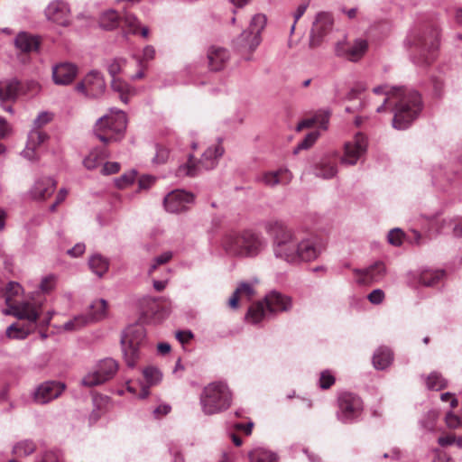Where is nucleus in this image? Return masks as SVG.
Here are the masks:
<instances>
[{
    "label": "nucleus",
    "mask_w": 462,
    "mask_h": 462,
    "mask_svg": "<svg viewBox=\"0 0 462 462\" xmlns=\"http://www.w3.org/2000/svg\"><path fill=\"white\" fill-rule=\"evenodd\" d=\"M266 233L273 239V249L276 258L291 264L315 260L320 249L311 239L299 241L293 232L279 220H269L264 224Z\"/></svg>",
    "instance_id": "f257e3e1"
},
{
    "label": "nucleus",
    "mask_w": 462,
    "mask_h": 462,
    "mask_svg": "<svg viewBox=\"0 0 462 462\" xmlns=\"http://www.w3.org/2000/svg\"><path fill=\"white\" fill-rule=\"evenodd\" d=\"M22 291L21 285L14 282H10L5 289V297L8 308L4 310V313L28 321L27 325L22 327H18L15 323L10 325L6 328V336L10 338H26L34 330V324L39 319L41 306L29 301H14V297L18 296Z\"/></svg>",
    "instance_id": "f03ea898"
},
{
    "label": "nucleus",
    "mask_w": 462,
    "mask_h": 462,
    "mask_svg": "<svg viewBox=\"0 0 462 462\" xmlns=\"http://www.w3.org/2000/svg\"><path fill=\"white\" fill-rule=\"evenodd\" d=\"M224 250L232 256L255 257L266 247L263 237L250 230L231 232L222 241Z\"/></svg>",
    "instance_id": "7ed1b4c3"
},
{
    "label": "nucleus",
    "mask_w": 462,
    "mask_h": 462,
    "mask_svg": "<svg viewBox=\"0 0 462 462\" xmlns=\"http://www.w3.org/2000/svg\"><path fill=\"white\" fill-rule=\"evenodd\" d=\"M393 118V127L397 130L407 129L419 116L422 110L420 94L412 89L402 88L395 98Z\"/></svg>",
    "instance_id": "20e7f679"
},
{
    "label": "nucleus",
    "mask_w": 462,
    "mask_h": 462,
    "mask_svg": "<svg viewBox=\"0 0 462 462\" xmlns=\"http://www.w3.org/2000/svg\"><path fill=\"white\" fill-rule=\"evenodd\" d=\"M233 394L228 385L222 381L208 383L201 391L199 404L206 415H214L226 411L232 404Z\"/></svg>",
    "instance_id": "39448f33"
},
{
    "label": "nucleus",
    "mask_w": 462,
    "mask_h": 462,
    "mask_svg": "<svg viewBox=\"0 0 462 462\" xmlns=\"http://www.w3.org/2000/svg\"><path fill=\"white\" fill-rule=\"evenodd\" d=\"M127 119L124 111L111 108L109 113L100 117L94 127V133L105 144L120 141L126 129Z\"/></svg>",
    "instance_id": "423d86ee"
},
{
    "label": "nucleus",
    "mask_w": 462,
    "mask_h": 462,
    "mask_svg": "<svg viewBox=\"0 0 462 462\" xmlns=\"http://www.w3.org/2000/svg\"><path fill=\"white\" fill-rule=\"evenodd\" d=\"M291 299L279 291H273L268 293L263 301L252 305L246 314V319L253 323H259L267 313L275 314L288 311L291 309Z\"/></svg>",
    "instance_id": "0eeeda50"
},
{
    "label": "nucleus",
    "mask_w": 462,
    "mask_h": 462,
    "mask_svg": "<svg viewBox=\"0 0 462 462\" xmlns=\"http://www.w3.org/2000/svg\"><path fill=\"white\" fill-rule=\"evenodd\" d=\"M407 42L418 51V57L413 58V62L417 65H428L436 57L439 47V32L437 28H428L410 35Z\"/></svg>",
    "instance_id": "6e6552de"
},
{
    "label": "nucleus",
    "mask_w": 462,
    "mask_h": 462,
    "mask_svg": "<svg viewBox=\"0 0 462 462\" xmlns=\"http://www.w3.org/2000/svg\"><path fill=\"white\" fill-rule=\"evenodd\" d=\"M146 345L145 329L141 325L128 326L121 337V346L125 362L130 368L136 366L142 356V349Z\"/></svg>",
    "instance_id": "1a4fd4ad"
},
{
    "label": "nucleus",
    "mask_w": 462,
    "mask_h": 462,
    "mask_svg": "<svg viewBox=\"0 0 462 462\" xmlns=\"http://www.w3.org/2000/svg\"><path fill=\"white\" fill-rule=\"evenodd\" d=\"M224 153V148L218 143L208 147L202 154L201 159L196 162L193 156H189L186 164L180 165L177 171L178 176L194 177L202 171L212 170L217 163V159Z\"/></svg>",
    "instance_id": "9d476101"
},
{
    "label": "nucleus",
    "mask_w": 462,
    "mask_h": 462,
    "mask_svg": "<svg viewBox=\"0 0 462 462\" xmlns=\"http://www.w3.org/2000/svg\"><path fill=\"white\" fill-rule=\"evenodd\" d=\"M266 23L267 18L264 14H254L250 22L248 29L243 31L236 39V48L240 51H254L262 42L261 34L266 26Z\"/></svg>",
    "instance_id": "9b49d317"
},
{
    "label": "nucleus",
    "mask_w": 462,
    "mask_h": 462,
    "mask_svg": "<svg viewBox=\"0 0 462 462\" xmlns=\"http://www.w3.org/2000/svg\"><path fill=\"white\" fill-rule=\"evenodd\" d=\"M364 404L362 399L349 392H342L337 396V418L343 423H352L362 414Z\"/></svg>",
    "instance_id": "f8f14e48"
},
{
    "label": "nucleus",
    "mask_w": 462,
    "mask_h": 462,
    "mask_svg": "<svg viewBox=\"0 0 462 462\" xmlns=\"http://www.w3.org/2000/svg\"><path fill=\"white\" fill-rule=\"evenodd\" d=\"M118 370V364L112 358L100 360L95 369L86 374L81 384L87 387H94L112 379Z\"/></svg>",
    "instance_id": "ddd939ff"
},
{
    "label": "nucleus",
    "mask_w": 462,
    "mask_h": 462,
    "mask_svg": "<svg viewBox=\"0 0 462 462\" xmlns=\"http://www.w3.org/2000/svg\"><path fill=\"white\" fill-rule=\"evenodd\" d=\"M106 81L103 75L97 70L88 73L77 87V91L89 98H97L106 91Z\"/></svg>",
    "instance_id": "4468645a"
},
{
    "label": "nucleus",
    "mask_w": 462,
    "mask_h": 462,
    "mask_svg": "<svg viewBox=\"0 0 462 462\" xmlns=\"http://www.w3.org/2000/svg\"><path fill=\"white\" fill-rule=\"evenodd\" d=\"M367 138L361 133H357L354 138L345 143L344 154L341 162L346 165H355L366 152Z\"/></svg>",
    "instance_id": "2eb2a0df"
},
{
    "label": "nucleus",
    "mask_w": 462,
    "mask_h": 462,
    "mask_svg": "<svg viewBox=\"0 0 462 462\" xmlns=\"http://www.w3.org/2000/svg\"><path fill=\"white\" fill-rule=\"evenodd\" d=\"M64 390L65 384L60 382H44L34 390L32 398L38 404H46L60 396Z\"/></svg>",
    "instance_id": "dca6fc26"
},
{
    "label": "nucleus",
    "mask_w": 462,
    "mask_h": 462,
    "mask_svg": "<svg viewBox=\"0 0 462 462\" xmlns=\"http://www.w3.org/2000/svg\"><path fill=\"white\" fill-rule=\"evenodd\" d=\"M194 201V195L184 190L176 189L167 194L164 198V208L168 212L180 213L189 208V205Z\"/></svg>",
    "instance_id": "f3484780"
},
{
    "label": "nucleus",
    "mask_w": 462,
    "mask_h": 462,
    "mask_svg": "<svg viewBox=\"0 0 462 462\" xmlns=\"http://www.w3.org/2000/svg\"><path fill=\"white\" fill-rule=\"evenodd\" d=\"M367 47V42L363 39H357L353 43L343 41L337 43L335 51L338 57L350 61H357L364 56Z\"/></svg>",
    "instance_id": "a211bd4d"
},
{
    "label": "nucleus",
    "mask_w": 462,
    "mask_h": 462,
    "mask_svg": "<svg viewBox=\"0 0 462 462\" xmlns=\"http://www.w3.org/2000/svg\"><path fill=\"white\" fill-rule=\"evenodd\" d=\"M45 15L48 20L62 26H67L71 19L70 8L68 3L62 0L50 3L45 9Z\"/></svg>",
    "instance_id": "6ab92c4d"
},
{
    "label": "nucleus",
    "mask_w": 462,
    "mask_h": 462,
    "mask_svg": "<svg viewBox=\"0 0 462 462\" xmlns=\"http://www.w3.org/2000/svg\"><path fill=\"white\" fill-rule=\"evenodd\" d=\"M332 15L327 12H320L316 15L311 28V45H318L321 39L327 35L333 27Z\"/></svg>",
    "instance_id": "aec40b11"
},
{
    "label": "nucleus",
    "mask_w": 462,
    "mask_h": 462,
    "mask_svg": "<svg viewBox=\"0 0 462 462\" xmlns=\"http://www.w3.org/2000/svg\"><path fill=\"white\" fill-rule=\"evenodd\" d=\"M56 184L55 180L51 177H41L34 181L29 196L33 200H45L54 193Z\"/></svg>",
    "instance_id": "412c9836"
},
{
    "label": "nucleus",
    "mask_w": 462,
    "mask_h": 462,
    "mask_svg": "<svg viewBox=\"0 0 462 462\" xmlns=\"http://www.w3.org/2000/svg\"><path fill=\"white\" fill-rule=\"evenodd\" d=\"M292 178V173L288 169L280 168L277 171L263 172L258 180L267 187L274 188L278 185H288Z\"/></svg>",
    "instance_id": "4be33fe9"
},
{
    "label": "nucleus",
    "mask_w": 462,
    "mask_h": 462,
    "mask_svg": "<svg viewBox=\"0 0 462 462\" xmlns=\"http://www.w3.org/2000/svg\"><path fill=\"white\" fill-rule=\"evenodd\" d=\"M78 74V68L70 62H62L53 67L52 79L56 85L70 84Z\"/></svg>",
    "instance_id": "5701e85b"
},
{
    "label": "nucleus",
    "mask_w": 462,
    "mask_h": 462,
    "mask_svg": "<svg viewBox=\"0 0 462 462\" xmlns=\"http://www.w3.org/2000/svg\"><path fill=\"white\" fill-rule=\"evenodd\" d=\"M385 266L383 262H376L368 268L355 270V273L359 276L360 284H368L381 281L385 274Z\"/></svg>",
    "instance_id": "b1692460"
},
{
    "label": "nucleus",
    "mask_w": 462,
    "mask_h": 462,
    "mask_svg": "<svg viewBox=\"0 0 462 462\" xmlns=\"http://www.w3.org/2000/svg\"><path fill=\"white\" fill-rule=\"evenodd\" d=\"M23 93V85L15 78L0 80V100L14 102Z\"/></svg>",
    "instance_id": "393cba45"
},
{
    "label": "nucleus",
    "mask_w": 462,
    "mask_h": 462,
    "mask_svg": "<svg viewBox=\"0 0 462 462\" xmlns=\"http://www.w3.org/2000/svg\"><path fill=\"white\" fill-rule=\"evenodd\" d=\"M337 172V158L335 156L322 157L313 169L314 175L323 179L333 178Z\"/></svg>",
    "instance_id": "a878e982"
},
{
    "label": "nucleus",
    "mask_w": 462,
    "mask_h": 462,
    "mask_svg": "<svg viewBox=\"0 0 462 462\" xmlns=\"http://www.w3.org/2000/svg\"><path fill=\"white\" fill-rule=\"evenodd\" d=\"M47 138V134L39 129H33L29 133L28 141L25 149L22 152L23 157L30 161L36 160V148L42 144Z\"/></svg>",
    "instance_id": "bb28decb"
},
{
    "label": "nucleus",
    "mask_w": 462,
    "mask_h": 462,
    "mask_svg": "<svg viewBox=\"0 0 462 462\" xmlns=\"http://www.w3.org/2000/svg\"><path fill=\"white\" fill-rule=\"evenodd\" d=\"M210 69L217 71L222 69L229 60L228 51L221 47H211L208 51Z\"/></svg>",
    "instance_id": "cd10ccee"
},
{
    "label": "nucleus",
    "mask_w": 462,
    "mask_h": 462,
    "mask_svg": "<svg viewBox=\"0 0 462 462\" xmlns=\"http://www.w3.org/2000/svg\"><path fill=\"white\" fill-rule=\"evenodd\" d=\"M143 374L145 379L146 384L142 385V389L139 393L140 399H145L150 393L149 388L151 386L158 384L162 379V374L161 373V371L153 366H149L143 369Z\"/></svg>",
    "instance_id": "c85d7f7f"
},
{
    "label": "nucleus",
    "mask_w": 462,
    "mask_h": 462,
    "mask_svg": "<svg viewBox=\"0 0 462 462\" xmlns=\"http://www.w3.org/2000/svg\"><path fill=\"white\" fill-rule=\"evenodd\" d=\"M15 47L23 52H31L38 50L40 40L37 36L32 35L25 32L17 34L14 40Z\"/></svg>",
    "instance_id": "c756f323"
},
{
    "label": "nucleus",
    "mask_w": 462,
    "mask_h": 462,
    "mask_svg": "<svg viewBox=\"0 0 462 462\" xmlns=\"http://www.w3.org/2000/svg\"><path fill=\"white\" fill-rule=\"evenodd\" d=\"M402 87H393V86H390L387 84L375 87L373 89L374 94L384 96L382 105H380L379 106L376 107V112L382 113V112L385 111V105L388 102L393 101L395 97L398 94H400V90L402 89Z\"/></svg>",
    "instance_id": "7c9ffc66"
},
{
    "label": "nucleus",
    "mask_w": 462,
    "mask_h": 462,
    "mask_svg": "<svg viewBox=\"0 0 462 462\" xmlns=\"http://www.w3.org/2000/svg\"><path fill=\"white\" fill-rule=\"evenodd\" d=\"M107 302L103 299L94 300L89 306L88 315V322L93 323L99 321L106 317Z\"/></svg>",
    "instance_id": "2f4dec72"
},
{
    "label": "nucleus",
    "mask_w": 462,
    "mask_h": 462,
    "mask_svg": "<svg viewBox=\"0 0 462 462\" xmlns=\"http://www.w3.org/2000/svg\"><path fill=\"white\" fill-rule=\"evenodd\" d=\"M393 352L390 348L381 346L376 349L373 356V364L376 369L383 370L388 367L393 361Z\"/></svg>",
    "instance_id": "473e14b6"
},
{
    "label": "nucleus",
    "mask_w": 462,
    "mask_h": 462,
    "mask_svg": "<svg viewBox=\"0 0 462 462\" xmlns=\"http://www.w3.org/2000/svg\"><path fill=\"white\" fill-rule=\"evenodd\" d=\"M111 88L115 92L118 93L121 101L125 104H127L129 98L135 94V89L120 79H113Z\"/></svg>",
    "instance_id": "72a5a7b5"
},
{
    "label": "nucleus",
    "mask_w": 462,
    "mask_h": 462,
    "mask_svg": "<svg viewBox=\"0 0 462 462\" xmlns=\"http://www.w3.org/2000/svg\"><path fill=\"white\" fill-rule=\"evenodd\" d=\"M90 270L98 277H102L109 268V261L101 254H94L88 260Z\"/></svg>",
    "instance_id": "f704fd0d"
},
{
    "label": "nucleus",
    "mask_w": 462,
    "mask_h": 462,
    "mask_svg": "<svg viewBox=\"0 0 462 462\" xmlns=\"http://www.w3.org/2000/svg\"><path fill=\"white\" fill-rule=\"evenodd\" d=\"M444 274L445 273L443 270H423L420 274L419 282L424 286L431 287L439 282L444 277Z\"/></svg>",
    "instance_id": "c9c22d12"
},
{
    "label": "nucleus",
    "mask_w": 462,
    "mask_h": 462,
    "mask_svg": "<svg viewBox=\"0 0 462 462\" xmlns=\"http://www.w3.org/2000/svg\"><path fill=\"white\" fill-rule=\"evenodd\" d=\"M329 113L319 112L315 115L312 118H308L300 121L297 125V131H301L305 128L313 126L315 124H319L323 129L327 128L328 124Z\"/></svg>",
    "instance_id": "e433bc0d"
},
{
    "label": "nucleus",
    "mask_w": 462,
    "mask_h": 462,
    "mask_svg": "<svg viewBox=\"0 0 462 462\" xmlns=\"http://www.w3.org/2000/svg\"><path fill=\"white\" fill-rule=\"evenodd\" d=\"M250 462H276L275 453L263 448H255L248 454Z\"/></svg>",
    "instance_id": "4c0bfd02"
},
{
    "label": "nucleus",
    "mask_w": 462,
    "mask_h": 462,
    "mask_svg": "<svg viewBox=\"0 0 462 462\" xmlns=\"http://www.w3.org/2000/svg\"><path fill=\"white\" fill-rule=\"evenodd\" d=\"M99 23L106 30H113L119 24V15L115 10H107L102 14Z\"/></svg>",
    "instance_id": "58836bf2"
},
{
    "label": "nucleus",
    "mask_w": 462,
    "mask_h": 462,
    "mask_svg": "<svg viewBox=\"0 0 462 462\" xmlns=\"http://www.w3.org/2000/svg\"><path fill=\"white\" fill-rule=\"evenodd\" d=\"M106 158L104 151L95 149L84 159L83 164L88 170L97 168Z\"/></svg>",
    "instance_id": "ea45409f"
},
{
    "label": "nucleus",
    "mask_w": 462,
    "mask_h": 462,
    "mask_svg": "<svg viewBox=\"0 0 462 462\" xmlns=\"http://www.w3.org/2000/svg\"><path fill=\"white\" fill-rule=\"evenodd\" d=\"M427 388L433 391H440L447 386V381L443 376L437 373L432 372L426 380Z\"/></svg>",
    "instance_id": "a19ab883"
},
{
    "label": "nucleus",
    "mask_w": 462,
    "mask_h": 462,
    "mask_svg": "<svg viewBox=\"0 0 462 462\" xmlns=\"http://www.w3.org/2000/svg\"><path fill=\"white\" fill-rule=\"evenodd\" d=\"M36 449V445L32 440H23L16 443L13 448V453L16 456H29Z\"/></svg>",
    "instance_id": "79ce46f5"
},
{
    "label": "nucleus",
    "mask_w": 462,
    "mask_h": 462,
    "mask_svg": "<svg viewBox=\"0 0 462 462\" xmlns=\"http://www.w3.org/2000/svg\"><path fill=\"white\" fill-rule=\"evenodd\" d=\"M88 324H90L88 322V317L84 314H80L74 317L72 319L65 322L63 325V328L66 331H76L87 326Z\"/></svg>",
    "instance_id": "37998d69"
},
{
    "label": "nucleus",
    "mask_w": 462,
    "mask_h": 462,
    "mask_svg": "<svg viewBox=\"0 0 462 462\" xmlns=\"http://www.w3.org/2000/svg\"><path fill=\"white\" fill-rule=\"evenodd\" d=\"M319 135V132H317V131L309 133L305 136V138L300 143H299L297 147L294 149V153H298L300 151L306 150V149L310 148V146H312L313 143L317 141Z\"/></svg>",
    "instance_id": "c03bdc74"
},
{
    "label": "nucleus",
    "mask_w": 462,
    "mask_h": 462,
    "mask_svg": "<svg viewBox=\"0 0 462 462\" xmlns=\"http://www.w3.org/2000/svg\"><path fill=\"white\" fill-rule=\"evenodd\" d=\"M125 64V60L124 59H113L107 61L106 69L110 76L113 79H116V76L121 72Z\"/></svg>",
    "instance_id": "a18cd8bd"
},
{
    "label": "nucleus",
    "mask_w": 462,
    "mask_h": 462,
    "mask_svg": "<svg viewBox=\"0 0 462 462\" xmlns=\"http://www.w3.org/2000/svg\"><path fill=\"white\" fill-rule=\"evenodd\" d=\"M335 377L329 370H325L320 373L319 379V386L321 389H328L335 383Z\"/></svg>",
    "instance_id": "49530a36"
},
{
    "label": "nucleus",
    "mask_w": 462,
    "mask_h": 462,
    "mask_svg": "<svg viewBox=\"0 0 462 462\" xmlns=\"http://www.w3.org/2000/svg\"><path fill=\"white\" fill-rule=\"evenodd\" d=\"M56 282L57 277L53 274H49L42 280L40 289L42 292L49 293L55 288Z\"/></svg>",
    "instance_id": "de8ad7c7"
},
{
    "label": "nucleus",
    "mask_w": 462,
    "mask_h": 462,
    "mask_svg": "<svg viewBox=\"0 0 462 462\" xmlns=\"http://www.w3.org/2000/svg\"><path fill=\"white\" fill-rule=\"evenodd\" d=\"M403 236L402 229L393 228L388 233L387 239L391 245L400 246L402 244Z\"/></svg>",
    "instance_id": "09e8293b"
},
{
    "label": "nucleus",
    "mask_w": 462,
    "mask_h": 462,
    "mask_svg": "<svg viewBox=\"0 0 462 462\" xmlns=\"http://www.w3.org/2000/svg\"><path fill=\"white\" fill-rule=\"evenodd\" d=\"M123 19L125 25L129 28L130 32L132 33H136L140 24L136 16L131 13L126 12L124 14Z\"/></svg>",
    "instance_id": "8fccbe9b"
},
{
    "label": "nucleus",
    "mask_w": 462,
    "mask_h": 462,
    "mask_svg": "<svg viewBox=\"0 0 462 462\" xmlns=\"http://www.w3.org/2000/svg\"><path fill=\"white\" fill-rule=\"evenodd\" d=\"M169 150L164 147L157 146L156 147V153L154 157L152 158V162L153 164L159 165L162 164L167 162L169 158Z\"/></svg>",
    "instance_id": "3c124183"
},
{
    "label": "nucleus",
    "mask_w": 462,
    "mask_h": 462,
    "mask_svg": "<svg viewBox=\"0 0 462 462\" xmlns=\"http://www.w3.org/2000/svg\"><path fill=\"white\" fill-rule=\"evenodd\" d=\"M172 257V253L171 251L164 252L161 255L157 256L153 260V263L151 265L149 269V273H153L158 265L164 264L168 263Z\"/></svg>",
    "instance_id": "603ef678"
},
{
    "label": "nucleus",
    "mask_w": 462,
    "mask_h": 462,
    "mask_svg": "<svg viewBox=\"0 0 462 462\" xmlns=\"http://www.w3.org/2000/svg\"><path fill=\"white\" fill-rule=\"evenodd\" d=\"M236 294H240V297H245L247 300H250L252 296L254 294V290L253 286L248 282H242L236 289Z\"/></svg>",
    "instance_id": "864d4df0"
},
{
    "label": "nucleus",
    "mask_w": 462,
    "mask_h": 462,
    "mask_svg": "<svg viewBox=\"0 0 462 462\" xmlns=\"http://www.w3.org/2000/svg\"><path fill=\"white\" fill-rule=\"evenodd\" d=\"M135 180L134 173H129V174H124L120 176L119 178L115 180L116 185L119 189H124L127 187L128 185L132 184Z\"/></svg>",
    "instance_id": "5fc2aeb1"
},
{
    "label": "nucleus",
    "mask_w": 462,
    "mask_h": 462,
    "mask_svg": "<svg viewBox=\"0 0 462 462\" xmlns=\"http://www.w3.org/2000/svg\"><path fill=\"white\" fill-rule=\"evenodd\" d=\"M446 424L449 429H457L462 425L460 416L454 414L453 412H448L445 417Z\"/></svg>",
    "instance_id": "6e6d98bb"
},
{
    "label": "nucleus",
    "mask_w": 462,
    "mask_h": 462,
    "mask_svg": "<svg viewBox=\"0 0 462 462\" xmlns=\"http://www.w3.org/2000/svg\"><path fill=\"white\" fill-rule=\"evenodd\" d=\"M308 6H309V2L303 3V4L300 5L297 7L296 11L293 13L294 22L291 27V33H293L297 22L305 14Z\"/></svg>",
    "instance_id": "4d7b16f0"
},
{
    "label": "nucleus",
    "mask_w": 462,
    "mask_h": 462,
    "mask_svg": "<svg viewBox=\"0 0 462 462\" xmlns=\"http://www.w3.org/2000/svg\"><path fill=\"white\" fill-rule=\"evenodd\" d=\"M367 298L371 303L380 304L384 299V292L381 289H375L368 294Z\"/></svg>",
    "instance_id": "13d9d810"
},
{
    "label": "nucleus",
    "mask_w": 462,
    "mask_h": 462,
    "mask_svg": "<svg viewBox=\"0 0 462 462\" xmlns=\"http://www.w3.org/2000/svg\"><path fill=\"white\" fill-rule=\"evenodd\" d=\"M52 119V115L48 112H42L38 115V116L34 119V125L36 129L42 126L43 125L49 123Z\"/></svg>",
    "instance_id": "bf43d9fd"
},
{
    "label": "nucleus",
    "mask_w": 462,
    "mask_h": 462,
    "mask_svg": "<svg viewBox=\"0 0 462 462\" xmlns=\"http://www.w3.org/2000/svg\"><path fill=\"white\" fill-rule=\"evenodd\" d=\"M68 195V190L66 189H60L56 196L54 203L50 206V211H56L57 207L62 203Z\"/></svg>",
    "instance_id": "052dcab7"
},
{
    "label": "nucleus",
    "mask_w": 462,
    "mask_h": 462,
    "mask_svg": "<svg viewBox=\"0 0 462 462\" xmlns=\"http://www.w3.org/2000/svg\"><path fill=\"white\" fill-rule=\"evenodd\" d=\"M366 89V86L364 83L356 84L351 90L348 92L346 97L351 100L356 98L359 94L364 92Z\"/></svg>",
    "instance_id": "680f3d73"
},
{
    "label": "nucleus",
    "mask_w": 462,
    "mask_h": 462,
    "mask_svg": "<svg viewBox=\"0 0 462 462\" xmlns=\"http://www.w3.org/2000/svg\"><path fill=\"white\" fill-rule=\"evenodd\" d=\"M120 170V165L117 162H106L102 167V173L105 175L116 173Z\"/></svg>",
    "instance_id": "e2e57ef3"
},
{
    "label": "nucleus",
    "mask_w": 462,
    "mask_h": 462,
    "mask_svg": "<svg viewBox=\"0 0 462 462\" xmlns=\"http://www.w3.org/2000/svg\"><path fill=\"white\" fill-rule=\"evenodd\" d=\"M155 57V49L152 45H147L143 51V59L139 60L140 65L143 66V61H149Z\"/></svg>",
    "instance_id": "0e129e2a"
},
{
    "label": "nucleus",
    "mask_w": 462,
    "mask_h": 462,
    "mask_svg": "<svg viewBox=\"0 0 462 462\" xmlns=\"http://www.w3.org/2000/svg\"><path fill=\"white\" fill-rule=\"evenodd\" d=\"M86 250V246L83 243L76 244L72 248L67 251V254L72 257H78L83 254Z\"/></svg>",
    "instance_id": "69168bd1"
},
{
    "label": "nucleus",
    "mask_w": 462,
    "mask_h": 462,
    "mask_svg": "<svg viewBox=\"0 0 462 462\" xmlns=\"http://www.w3.org/2000/svg\"><path fill=\"white\" fill-rule=\"evenodd\" d=\"M440 399L443 402H449L451 408H455L458 404L457 399L454 396V394H452L450 393H442L440 395Z\"/></svg>",
    "instance_id": "338daca9"
},
{
    "label": "nucleus",
    "mask_w": 462,
    "mask_h": 462,
    "mask_svg": "<svg viewBox=\"0 0 462 462\" xmlns=\"http://www.w3.org/2000/svg\"><path fill=\"white\" fill-rule=\"evenodd\" d=\"M193 337V334L190 331H178L176 333L177 339L184 344L190 340Z\"/></svg>",
    "instance_id": "774afa93"
}]
</instances>
